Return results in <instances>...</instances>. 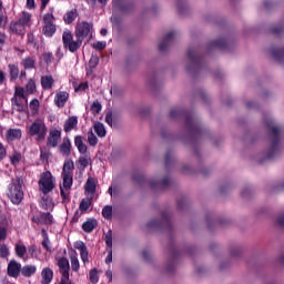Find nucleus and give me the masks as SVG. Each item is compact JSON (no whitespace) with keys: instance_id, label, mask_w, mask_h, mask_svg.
Instances as JSON below:
<instances>
[{"instance_id":"obj_1","label":"nucleus","mask_w":284,"mask_h":284,"mask_svg":"<svg viewBox=\"0 0 284 284\" xmlns=\"http://www.w3.org/2000/svg\"><path fill=\"white\" fill-rule=\"evenodd\" d=\"M170 119H179L185 116V128L189 130L191 136L199 139L202 134L205 133V129L201 126V121L194 116V113H187V111L182 109H172L169 113Z\"/></svg>"},{"instance_id":"obj_2","label":"nucleus","mask_w":284,"mask_h":284,"mask_svg":"<svg viewBox=\"0 0 284 284\" xmlns=\"http://www.w3.org/2000/svg\"><path fill=\"white\" fill-rule=\"evenodd\" d=\"M265 125L267 130L271 132V150L268 151L266 159H275L276 155H278V152H281V149L278 148V143H281V130L278 126H274V120L267 119L265 120Z\"/></svg>"},{"instance_id":"obj_3","label":"nucleus","mask_w":284,"mask_h":284,"mask_svg":"<svg viewBox=\"0 0 284 284\" xmlns=\"http://www.w3.org/2000/svg\"><path fill=\"white\" fill-rule=\"evenodd\" d=\"M23 179L22 178H13L11 183L8 186L7 196L10 199L13 205H21V201H23Z\"/></svg>"},{"instance_id":"obj_4","label":"nucleus","mask_w":284,"mask_h":284,"mask_svg":"<svg viewBox=\"0 0 284 284\" xmlns=\"http://www.w3.org/2000/svg\"><path fill=\"white\" fill-rule=\"evenodd\" d=\"M161 216L162 220H152L146 224V227L150 230V232H159V230H168L170 232L172 230L170 211H163Z\"/></svg>"},{"instance_id":"obj_5","label":"nucleus","mask_w":284,"mask_h":284,"mask_svg":"<svg viewBox=\"0 0 284 284\" xmlns=\"http://www.w3.org/2000/svg\"><path fill=\"white\" fill-rule=\"evenodd\" d=\"M191 64L186 67V72L192 74V72H199L203 68V54L199 51V48H190L186 52Z\"/></svg>"},{"instance_id":"obj_6","label":"nucleus","mask_w":284,"mask_h":284,"mask_svg":"<svg viewBox=\"0 0 284 284\" xmlns=\"http://www.w3.org/2000/svg\"><path fill=\"white\" fill-rule=\"evenodd\" d=\"M29 136H37L36 141L41 143V141H45V136L48 134V126H45V122L41 119H37L28 129Z\"/></svg>"},{"instance_id":"obj_7","label":"nucleus","mask_w":284,"mask_h":284,"mask_svg":"<svg viewBox=\"0 0 284 284\" xmlns=\"http://www.w3.org/2000/svg\"><path fill=\"white\" fill-rule=\"evenodd\" d=\"M62 43L65 50H69V52L74 53L77 52V50L81 48V45H83V40H81L80 38H77V40H74L72 31H64L62 33Z\"/></svg>"},{"instance_id":"obj_8","label":"nucleus","mask_w":284,"mask_h":284,"mask_svg":"<svg viewBox=\"0 0 284 284\" xmlns=\"http://www.w3.org/2000/svg\"><path fill=\"white\" fill-rule=\"evenodd\" d=\"M39 189L42 194H50L54 190V180L50 171L43 172L40 175Z\"/></svg>"},{"instance_id":"obj_9","label":"nucleus","mask_w":284,"mask_h":284,"mask_svg":"<svg viewBox=\"0 0 284 284\" xmlns=\"http://www.w3.org/2000/svg\"><path fill=\"white\" fill-rule=\"evenodd\" d=\"M62 184H60V195L62 201L70 202V190L72 189V174H62Z\"/></svg>"},{"instance_id":"obj_10","label":"nucleus","mask_w":284,"mask_h":284,"mask_svg":"<svg viewBox=\"0 0 284 284\" xmlns=\"http://www.w3.org/2000/svg\"><path fill=\"white\" fill-rule=\"evenodd\" d=\"M90 30H92V26L90 23L81 22L77 26L74 34L77 39L83 41V39L90 34Z\"/></svg>"},{"instance_id":"obj_11","label":"nucleus","mask_w":284,"mask_h":284,"mask_svg":"<svg viewBox=\"0 0 284 284\" xmlns=\"http://www.w3.org/2000/svg\"><path fill=\"white\" fill-rule=\"evenodd\" d=\"M169 253L172 256V262H170L166 266V272L169 274H172L174 272V262L179 261V256H181V253H179V250L176 248V245L170 244L169 245Z\"/></svg>"},{"instance_id":"obj_12","label":"nucleus","mask_w":284,"mask_h":284,"mask_svg":"<svg viewBox=\"0 0 284 284\" xmlns=\"http://www.w3.org/2000/svg\"><path fill=\"white\" fill-rule=\"evenodd\" d=\"M61 141V131L58 129H52L49 131V136L47 140L48 148H57Z\"/></svg>"},{"instance_id":"obj_13","label":"nucleus","mask_w":284,"mask_h":284,"mask_svg":"<svg viewBox=\"0 0 284 284\" xmlns=\"http://www.w3.org/2000/svg\"><path fill=\"white\" fill-rule=\"evenodd\" d=\"M112 8L123 14H128L132 10V4L128 3V0H112Z\"/></svg>"},{"instance_id":"obj_14","label":"nucleus","mask_w":284,"mask_h":284,"mask_svg":"<svg viewBox=\"0 0 284 284\" xmlns=\"http://www.w3.org/2000/svg\"><path fill=\"white\" fill-rule=\"evenodd\" d=\"M149 185L152 190H168L170 187V176H164L162 181L151 180Z\"/></svg>"},{"instance_id":"obj_15","label":"nucleus","mask_w":284,"mask_h":284,"mask_svg":"<svg viewBox=\"0 0 284 284\" xmlns=\"http://www.w3.org/2000/svg\"><path fill=\"white\" fill-rule=\"evenodd\" d=\"M8 276H11L12 278H19V274H21V264L14 260L9 262L8 268H7Z\"/></svg>"},{"instance_id":"obj_16","label":"nucleus","mask_w":284,"mask_h":284,"mask_svg":"<svg viewBox=\"0 0 284 284\" xmlns=\"http://www.w3.org/2000/svg\"><path fill=\"white\" fill-rule=\"evenodd\" d=\"M11 105H12V110H16L17 112H26V109L28 108V100L13 97L11 99Z\"/></svg>"},{"instance_id":"obj_17","label":"nucleus","mask_w":284,"mask_h":284,"mask_svg":"<svg viewBox=\"0 0 284 284\" xmlns=\"http://www.w3.org/2000/svg\"><path fill=\"white\" fill-rule=\"evenodd\" d=\"M219 49V50H226L227 49V40H225V38H220L215 41H211L206 44V50L210 52L214 49Z\"/></svg>"},{"instance_id":"obj_18","label":"nucleus","mask_w":284,"mask_h":284,"mask_svg":"<svg viewBox=\"0 0 284 284\" xmlns=\"http://www.w3.org/2000/svg\"><path fill=\"white\" fill-rule=\"evenodd\" d=\"M68 99H70V93L67 91H59L54 98V104L57 108H65V103H68Z\"/></svg>"},{"instance_id":"obj_19","label":"nucleus","mask_w":284,"mask_h":284,"mask_svg":"<svg viewBox=\"0 0 284 284\" xmlns=\"http://www.w3.org/2000/svg\"><path fill=\"white\" fill-rule=\"evenodd\" d=\"M59 152L62 156H70L72 154V142L70 138H63L62 143L59 145Z\"/></svg>"},{"instance_id":"obj_20","label":"nucleus","mask_w":284,"mask_h":284,"mask_svg":"<svg viewBox=\"0 0 284 284\" xmlns=\"http://www.w3.org/2000/svg\"><path fill=\"white\" fill-rule=\"evenodd\" d=\"M174 42V31L169 32L159 44V52H165Z\"/></svg>"},{"instance_id":"obj_21","label":"nucleus","mask_w":284,"mask_h":284,"mask_svg":"<svg viewBox=\"0 0 284 284\" xmlns=\"http://www.w3.org/2000/svg\"><path fill=\"white\" fill-rule=\"evenodd\" d=\"M54 278V271L50 267H44L41 271V284H50Z\"/></svg>"},{"instance_id":"obj_22","label":"nucleus","mask_w":284,"mask_h":284,"mask_svg":"<svg viewBox=\"0 0 284 284\" xmlns=\"http://www.w3.org/2000/svg\"><path fill=\"white\" fill-rule=\"evenodd\" d=\"M21 136H22L21 129H9L6 134V139L8 143H12V141H19Z\"/></svg>"},{"instance_id":"obj_23","label":"nucleus","mask_w":284,"mask_h":284,"mask_svg":"<svg viewBox=\"0 0 284 284\" xmlns=\"http://www.w3.org/2000/svg\"><path fill=\"white\" fill-rule=\"evenodd\" d=\"M79 125V118L77 115L69 116L64 122V132H72Z\"/></svg>"},{"instance_id":"obj_24","label":"nucleus","mask_w":284,"mask_h":284,"mask_svg":"<svg viewBox=\"0 0 284 284\" xmlns=\"http://www.w3.org/2000/svg\"><path fill=\"white\" fill-rule=\"evenodd\" d=\"M99 225V222H97L95 219H89L82 224L83 232H87V234H90L91 232H94L97 230V226Z\"/></svg>"},{"instance_id":"obj_25","label":"nucleus","mask_w":284,"mask_h":284,"mask_svg":"<svg viewBox=\"0 0 284 284\" xmlns=\"http://www.w3.org/2000/svg\"><path fill=\"white\" fill-rule=\"evenodd\" d=\"M53 85H54V78H52V75L41 77V87L43 90H52Z\"/></svg>"},{"instance_id":"obj_26","label":"nucleus","mask_w":284,"mask_h":284,"mask_svg":"<svg viewBox=\"0 0 284 284\" xmlns=\"http://www.w3.org/2000/svg\"><path fill=\"white\" fill-rule=\"evenodd\" d=\"M74 145L78 148V152H80V154H85L88 152V145L83 143V136L77 135L74 138Z\"/></svg>"},{"instance_id":"obj_27","label":"nucleus","mask_w":284,"mask_h":284,"mask_svg":"<svg viewBox=\"0 0 284 284\" xmlns=\"http://www.w3.org/2000/svg\"><path fill=\"white\" fill-rule=\"evenodd\" d=\"M26 278H30L37 274V266L34 265H24L21 267V273Z\"/></svg>"},{"instance_id":"obj_28","label":"nucleus","mask_w":284,"mask_h":284,"mask_svg":"<svg viewBox=\"0 0 284 284\" xmlns=\"http://www.w3.org/2000/svg\"><path fill=\"white\" fill-rule=\"evenodd\" d=\"M271 54L275 59V61H277V63H284V48H272Z\"/></svg>"},{"instance_id":"obj_29","label":"nucleus","mask_w":284,"mask_h":284,"mask_svg":"<svg viewBox=\"0 0 284 284\" xmlns=\"http://www.w3.org/2000/svg\"><path fill=\"white\" fill-rule=\"evenodd\" d=\"M10 30L14 34H23V32H26V27L19 21H12L10 23Z\"/></svg>"},{"instance_id":"obj_30","label":"nucleus","mask_w":284,"mask_h":284,"mask_svg":"<svg viewBox=\"0 0 284 284\" xmlns=\"http://www.w3.org/2000/svg\"><path fill=\"white\" fill-rule=\"evenodd\" d=\"M84 190L89 194H94L97 192V181L94 180V178H89L87 180V183L84 185Z\"/></svg>"},{"instance_id":"obj_31","label":"nucleus","mask_w":284,"mask_h":284,"mask_svg":"<svg viewBox=\"0 0 284 284\" xmlns=\"http://www.w3.org/2000/svg\"><path fill=\"white\" fill-rule=\"evenodd\" d=\"M77 17H79V12L77 11V9H72L71 11H68L63 17L64 23L70 26V23H73Z\"/></svg>"},{"instance_id":"obj_32","label":"nucleus","mask_w":284,"mask_h":284,"mask_svg":"<svg viewBox=\"0 0 284 284\" xmlns=\"http://www.w3.org/2000/svg\"><path fill=\"white\" fill-rule=\"evenodd\" d=\"M94 132L100 139H103L108 132L105 131V125L101 122H95L93 125Z\"/></svg>"},{"instance_id":"obj_33","label":"nucleus","mask_w":284,"mask_h":284,"mask_svg":"<svg viewBox=\"0 0 284 284\" xmlns=\"http://www.w3.org/2000/svg\"><path fill=\"white\" fill-rule=\"evenodd\" d=\"M132 181L135 185H141L143 183V172L141 169H134L132 172Z\"/></svg>"},{"instance_id":"obj_34","label":"nucleus","mask_w":284,"mask_h":284,"mask_svg":"<svg viewBox=\"0 0 284 284\" xmlns=\"http://www.w3.org/2000/svg\"><path fill=\"white\" fill-rule=\"evenodd\" d=\"M58 266L61 274H63V272H70V262L67 260V257H60L58 260Z\"/></svg>"},{"instance_id":"obj_35","label":"nucleus","mask_w":284,"mask_h":284,"mask_svg":"<svg viewBox=\"0 0 284 284\" xmlns=\"http://www.w3.org/2000/svg\"><path fill=\"white\" fill-rule=\"evenodd\" d=\"M72 172H74V162L72 160H65L62 168V174H72Z\"/></svg>"},{"instance_id":"obj_36","label":"nucleus","mask_w":284,"mask_h":284,"mask_svg":"<svg viewBox=\"0 0 284 284\" xmlns=\"http://www.w3.org/2000/svg\"><path fill=\"white\" fill-rule=\"evenodd\" d=\"M8 69L11 81H17L19 79V67L17 64H9Z\"/></svg>"},{"instance_id":"obj_37","label":"nucleus","mask_w":284,"mask_h":284,"mask_svg":"<svg viewBox=\"0 0 284 284\" xmlns=\"http://www.w3.org/2000/svg\"><path fill=\"white\" fill-rule=\"evenodd\" d=\"M164 165H165L166 170H170V168H172V165H174V156L172 155L171 150L166 151V153H165Z\"/></svg>"},{"instance_id":"obj_38","label":"nucleus","mask_w":284,"mask_h":284,"mask_svg":"<svg viewBox=\"0 0 284 284\" xmlns=\"http://www.w3.org/2000/svg\"><path fill=\"white\" fill-rule=\"evenodd\" d=\"M36 63H37V60L34 59V57H28L22 60V65L24 70H32Z\"/></svg>"},{"instance_id":"obj_39","label":"nucleus","mask_w":284,"mask_h":284,"mask_svg":"<svg viewBox=\"0 0 284 284\" xmlns=\"http://www.w3.org/2000/svg\"><path fill=\"white\" fill-rule=\"evenodd\" d=\"M92 205V197L90 199H82L79 205L80 212H88L90 210V206Z\"/></svg>"},{"instance_id":"obj_40","label":"nucleus","mask_w":284,"mask_h":284,"mask_svg":"<svg viewBox=\"0 0 284 284\" xmlns=\"http://www.w3.org/2000/svg\"><path fill=\"white\" fill-rule=\"evenodd\" d=\"M28 252L26 245L18 243L16 244V254L19 258H23Z\"/></svg>"},{"instance_id":"obj_41","label":"nucleus","mask_w":284,"mask_h":284,"mask_svg":"<svg viewBox=\"0 0 284 284\" xmlns=\"http://www.w3.org/2000/svg\"><path fill=\"white\" fill-rule=\"evenodd\" d=\"M57 32V27L54 23H49L43 27V34L45 37H52Z\"/></svg>"},{"instance_id":"obj_42","label":"nucleus","mask_w":284,"mask_h":284,"mask_svg":"<svg viewBox=\"0 0 284 284\" xmlns=\"http://www.w3.org/2000/svg\"><path fill=\"white\" fill-rule=\"evenodd\" d=\"M26 92H28V94H34V92H37V82H34L33 79H30L26 84Z\"/></svg>"},{"instance_id":"obj_43","label":"nucleus","mask_w":284,"mask_h":284,"mask_svg":"<svg viewBox=\"0 0 284 284\" xmlns=\"http://www.w3.org/2000/svg\"><path fill=\"white\" fill-rule=\"evenodd\" d=\"M90 161L91 159L89 155H83L79 158L78 163L81 165L82 170H85V168L90 165Z\"/></svg>"},{"instance_id":"obj_44","label":"nucleus","mask_w":284,"mask_h":284,"mask_svg":"<svg viewBox=\"0 0 284 284\" xmlns=\"http://www.w3.org/2000/svg\"><path fill=\"white\" fill-rule=\"evenodd\" d=\"M88 143L92 148H94V145H97V143H99V139L97 138V135H94V132H92V130L90 132H88Z\"/></svg>"},{"instance_id":"obj_45","label":"nucleus","mask_w":284,"mask_h":284,"mask_svg":"<svg viewBox=\"0 0 284 284\" xmlns=\"http://www.w3.org/2000/svg\"><path fill=\"white\" fill-rule=\"evenodd\" d=\"M52 221H54V219L52 217V214L50 213L41 214V223H44L45 225H51Z\"/></svg>"},{"instance_id":"obj_46","label":"nucleus","mask_w":284,"mask_h":284,"mask_svg":"<svg viewBox=\"0 0 284 284\" xmlns=\"http://www.w3.org/2000/svg\"><path fill=\"white\" fill-rule=\"evenodd\" d=\"M79 267L81 265L79 264V257L77 255L71 256V268L73 272H79Z\"/></svg>"},{"instance_id":"obj_47","label":"nucleus","mask_w":284,"mask_h":284,"mask_svg":"<svg viewBox=\"0 0 284 284\" xmlns=\"http://www.w3.org/2000/svg\"><path fill=\"white\" fill-rule=\"evenodd\" d=\"M102 216L103 219H112V206L106 205L102 209Z\"/></svg>"},{"instance_id":"obj_48","label":"nucleus","mask_w":284,"mask_h":284,"mask_svg":"<svg viewBox=\"0 0 284 284\" xmlns=\"http://www.w3.org/2000/svg\"><path fill=\"white\" fill-rule=\"evenodd\" d=\"M97 65H99V55H91L90 60H89V68L90 70H94V68H97Z\"/></svg>"},{"instance_id":"obj_49","label":"nucleus","mask_w":284,"mask_h":284,"mask_svg":"<svg viewBox=\"0 0 284 284\" xmlns=\"http://www.w3.org/2000/svg\"><path fill=\"white\" fill-rule=\"evenodd\" d=\"M89 278L91 283L97 284L99 283V275L97 273V268H92L89 273Z\"/></svg>"},{"instance_id":"obj_50","label":"nucleus","mask_w":284,"mask_h":284,"mask_svg":"<svg viewBox=\"0 0 284 284\" xmlns=\"http://www.w3.org/2000/svg\"><path fill=\"white\" fill-rule=\"evenodd\" d=\"M105 123L110 125V128H115L116 124L114 123V119L112 118V111H108L105 114Z\"/></svg>"},{"instance_id":"obj_51","label":"nucleus","mask_w":284,"mask_h":284,"mask_svg":"<svg viewBox=\"0 0 284 284\" xmlns=\"http://www.w3.org/2000/svg\"><path fill=\"white\" fill-rule=\"evenodd\" d=\"M18 22L26 27L27 23H30V13L23 12Z\"/></svg>"},{"instance_id":"obj_52","label":"nucleus","mask_w":284,"mask_h":284,"mask_svg":"<svg viewBox=\"0 0 284 284\" xmlns=\"http://www.w3.org/2000/svg\"><path fill=\"white\" fill-rule=\"evenodd\" d=\"M105 245H106V248H110L112 247V230H109L106 233H105Z\"/></svg>"},{"instance_id":"obj_53","label":"nucleus","mask_w":284,"mask_h":284,"mask_svg":"<svg viewBox=\"0 0 284 284\" xmlns=\"http://www.w3.org/2000/svg\"><path fill=\"white\" fill-rule=\"evenodd\" d=\"M18 99H26V90L23 88L16 87L14 95Z\"/></svg>"},{"instance_id":"obj_54","label":"nucleus","mask_w":284,"mask_h":284,"mask_svg":"<svg viewBox=\"0 0 284 284\" xmlns=\"http://www.w3.org/2000/svg\"><path fill=\"white\" fill-rule=\"evenodd\" d=\"M42 247L47 250V252H52V247H50V239L48 237V234L44 233V239L42 241Z\"/></svg>"},{"instance_id":"obj_55","label":"nucleus","mask_w":284,"mask_h":284,"mask_svg":"<svg viewBox=\"0 0 284 284\" xmlns=\"http://www.w3.org/2000/svg\"><path fill=\"white\" fill-rule=\"evenodd\" d=\"M61 274H62V277H61L60 284H72V282L70 281V272L64 271Z\"/></svg>"},{"instance_id":"obj_56","label":"nucleus","mask_w":284,"mask_h":284,"mask_svg":"<svg viewBox=\"0 0 284 284\" xmlns=\"http://www.w3.org/2000/svg\"><path fill=\"white\" fill-rule=\"evenodd\" d=\"M8 26V16L0 11V28H6Z\"/></svg>"},{"instance_id":"obj_57","label":"nucleus","mask_w":284,"mask_h":284,"mask_svg":"<svg viewBox=\"0 0 284 284\" xmlns=\"http://www.w3.org/2000/svg\"><path fill=\"white\" fill-rule=\"evenodd\" d=\"M10 254V252L8 251V246H6L4 244L0 246V257L1 258H8V255Z\"/></svg>"},{"instance_id":"obj_58","label":"nucleus","mask_w":284,"mask_h":284,"mask_svg":"<svg viewBox=\"0 0 284 284\" xmlns=\"http://www.w3.org/2000/svg\"><path fill=\"white\" fill-rule=\"evenodd\" d=\"M111 23H113L116 28H119L121 23H123V20L119 16H112Z\"/></svg>"},{"instance_id":"obj_59","label":"nucleus","mask_w":284,"mask_h":284,"mask_svg":"<svg viewBox=\"0 0 284 284\" xmlns=\"http://www.w3.org/2000/svg\"><path fill=\"white\" fill-rule=\"evenodd\" d=\"M271 32H272L273 34H275V36L283 34V32H284V26L281 24V26H278V27H274V28L271 29Z\"/></svg>"},{"instance_id":"obj_60","label":"nucleus","mask_w":284,"mask_h":284,"mask_svg":"<svg viewBox=\"0 0 284 284\" xmlns=\"http://www.w3.org/2000/svg\"><path fill=\"white\" fill-rule=\"evenodd\" d=\"M10 161L12 165H17V163L21 161V153H14L13 155H11Z\"/></svg>"},{"instance_id":"obj_61","label":"nucleus","mask_w":284,"mask_h":284,"mask_svg":"<svg viewBox=\"0 0 284 284\" xmlns=\"http://www.w3.org/2000/svg\"><path fill=\"white\" fill-rule=\"evenodd\" d=\"M91 110L95 114H99V112H101V104H100V102L99 101L93 102L92 105H91Z\"/></svg>"},{"instance_id":"obj_62","label":"nucleus","mask_w":284,"mask_h":284,"mask_svg":"<svg viewBox=\"0 0 284 284\" xmlns=\"http://www.w3.org/2000/svg\"><path fill=\"white\" fill-rule=\"evenodd\" d=\"M43 21L45 24H50V23H53L54 21V16L52 13H47L44 14L43 17Z\"/></svg>"},{"instance_id":"obj_63","label":"nucleus","mask_w":284,"mask_h":284,"mask_svg":"<svg viewBox=\"0 0 284 284\" xmlns=\"http://www.w3.org/2000/svg\"><path fill=\"white\" fill-rule=\"evenodd\" d=\"M74 90L75 92H83L88 90V82H81Z\"/></svg>"},{"instance_id":"obj_64","label":"nucleus","mask_w":284,"mask_h":284,"mask_svg":"<svg viewBox=\"0 0 284 284\" xmlns=\"http://www.w3.org/2000/svg\"><path fill=\"white\" fill-rule=\"evenodd\" d=\"M106 43L103 41H98L97 43L93 44L94 50H104Z\"/></svg>"}]
</instances>
